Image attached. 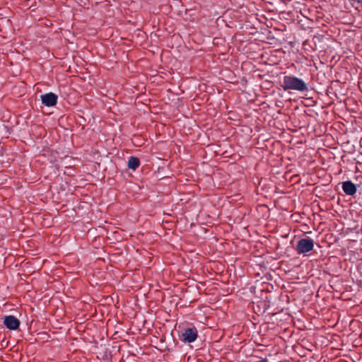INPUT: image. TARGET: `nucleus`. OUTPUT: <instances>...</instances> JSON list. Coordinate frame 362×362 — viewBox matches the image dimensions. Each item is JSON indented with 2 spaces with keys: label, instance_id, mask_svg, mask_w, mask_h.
Here are the masks:
<instances>
[{
  "label": "nucleus",
  "instance_id": "nucleus-1",
  "mask_svg": "<svg viewBox=\"0 0 362 362\" xmlns=\"http://www.w3.org/2000/svg\"><path fill=\"white\" fill-rule=\"evenodd\" d=\"M281 87L285 91L293 90L300 93H305L309 90L308 84L302 78L294 75L284 76Z\"/></svg>",
  "mask_w": 362,
  "mask_h": 362
},
{
  "label": "nucleus",
  "instance_id": "nucleus-5",
  "mask_svg": "<svg viewBox=\"0 0 362 362\" xmlns=\"http://www.w3.org/2000/svg\"><path fill=\"white\" fill-rule=\"evenodd\" d=\"M41 101L47 107L54 106L58 100V96L54 93H47L40 95Z\"/></svg>",
  "mask_w": 362,
  "mask_h": 362
},
{
  "label": "nucleus",
  "instance_id": "nucleus-6",
  "mask_svg": "<svg viewBox=\"0 0 362 362\" xmlns=\"http://www.w3.org/2000/svg\"><path fill=\"white\" fill-rule=\"evenodd\" d=\"M342 189L346 195L349 196L355 194L357 191L356 185L350 180L342 182Z\"/></svg>",
  "mask_w": 362,
  "mask_h": 362
},
{
  "label": "nucleus",
  "instance_id": "nucleus-7",
  "mask_svg": "<svg viewBox=\"0 0 362 362\" xmlns=\"http://www.w3.org/2000/svg\"><path fill=\"white\" fill-rule=\"evenodd\" d=\"M140 165V160L137 157L131 156L128 160V168L133 170H136Z\"/></svg>",
  "mask_w": 362,
  "mask_h": 362
},
{
  "label": "nucleus",
  "instance_id": "nucleus-3",
  "mask_svg": "<svg viewBox=\"0 0 362 362\" xmlns=\"http://www.w3.org/2000/svg\"><path fill=\"white\" fill-rule=\"evenodd\" d=\"M197 338V329L195 327H187L183 330L181 340L185 343L194 342Z\"/></svg>",
  "mask_w": 362,
  "mask_h": 362
},
{
  "label": "nucleus",
  "instance_id": "nucleus-2",
  "mask_svg": "<svg viewBox=\"0 0 362 362\" xmlns=\"http://www.w3.org/2000/svg\"><path fill=\"white\" fill-rule=\"evenodd\" d=\"M313 247L314 240L312 238L307 237L298 241L296 246V250L298 255H303L312 251Z\"/></svg>",
  "mask_w": 362,
  "mask_h": 362
},
{
  "label": "nucleus",
  "instance_id": "nucleus-4",
  "mask_svg": "<svg viewBox=\"0 0 362 362\" xmlns=\"http://www.w3.org/2000/svg\"><path fill=\"white\" fill-rule=\"evenodd\" d=\"M3 322L6 327L10 330L18 329L21 325L20 320L13 315L4 316Z\"/></svg>",
  "mask_w": 362,
  "mask_h": 362
}]
</instances>
